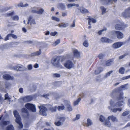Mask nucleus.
<instances>
[{
    "label": "nucleus",
    "instance_id": "aec40b11",
    "mask_svg": "<svg viewBox=\"0 0 130 130\" xmlns=\"http://www.w3.org/2000/svg\"><path fill=\"white\" fill-rule=\"evenodd\" d=\"M69 25V24L68 23H61L59 24L58 26L60 28H66Z\"/></svg>",
    "mask_w": 130,
    "mask_h": 130
},
{
    "label": "nucleus",
    "instance_id": "79ce46f5",
    "mask_svg": "<svg viewBox=\"0 0 130 130\" xmlns=\"http://www.w3.org/2000/svg\"><path fill=\"white\" fill-rule=\"evenodd\" d=\"M14 12L13 11H10L7 13L6 16L7 17H9L14 14Z\"/></svg>",
    "mask_w": 130,
    "mask_h": 130
},
{
    "label": "nucleus",
    "instance_id": "338daca9",
    "mask_svg": "<svg viewBox=\"0 0 130 130\" xmlns=\"http://www.w3.org/2000/svg\"><path fill=\"white\" fill-rule=\"evenodd\" d=\"M6 87V88H8L10 86V84L9 83H6L5 84Z\"/></svg>",
    "mask_w": 130,
    "mask_h": 130
},
{
    "label": "nucleus",
    "instance_id": "0e129e2a",
    "mask_svg": "<svg viewBox=\"0 0 130 130\" xmlns=\"http://www.w3.org/2000/svg\"><path fill=\"white\" fill-rule=\"evenodd\" d=\"M10 34V37H12L13 38L17 39V37L16 35L14 34Z\"/></svg>",
    "mask_w": 130,
    "mask_h": 130
},
{
    "label": "nucleus",
    "instance_id": "423d86ee",
    "mask_svg": "<svg viewBox=\"0 0 130 130\" xmlns=\"http://www.w3.org/2000/svg\"><path fill=\"white\" fill-rule=\"evenodd\" d=\"M112 35L116 36L119 39H121L123 37V34L121 31H117L113 30L111 32Z\"/></svg>",
    "mask_w": 130,
    "mask_h": 130
},
{
    "label": "nucleus",
    "instance_id": "20e7f679",
    "mask_svg": "<svg viewBox=\"0 0 130 130\" xmlns=\"http://www.w3.org/2000/svg\"><path fill=\"white\" fill-rule=\"evenodd\" d=\"M128 25L125 24L122 22H119L116 24L115 28L116 29L122 30L127 26Z\"/></svg>",
    "mask_w": 130,
    "mask_h": 130
},
{
    "label": "nucleus",
    "instance_id": "58836bf2",
    "mask_svg": "<svg viewBox=\"0 0 130 130\" xmlns=\"http://www.w3.org/2000/svg\"><path fill=\"white\" fill-rule=\"evenodd\" d=\"M100 9L102 12V14H105L106 12V9L103 7H101Z\"/></svg>",
    "mask_w": 130,
    "mask_h": 130
},
{
    "label": "nucleus",
    "instance_id": "2f4dec72",
    "mask_svg": "<svg viewBox=\"0 0 130 130\" xmlns=\"http://www.w3.org/2000/svg\"><path fill=\"white\" fill-rule=\"evenodd\" d=\"M6 130H14L13 126L11 125H10L7 126L6 128Z\"/></svg>",
    "mask_w": 130,
    "mask_h": 130
},
{
    "label": "nucleus",
    "instance_id": "7c9ffc66",
    "mask_svg": "<svg viewBox=\"0 0 130 130\" xmlns=\"http://www.w3.org/2000/svg\"><path fill=\"white\" fill-rule=\"evenodd\" d=\"M125 70V68L123 67H121L119 69V73L121 74H123L124 73Z\"/></svg>",
    "mask_w": 130,
    "mask_h": 130
},
{
    "label": "nucleus",
    "instance_id": "f03ea898",
    "mask_svg": "<svg viewBox=\"0 0 130 130\" xmlns=\"http://www.w3.org/2000/svg\"><path fill=\"white\" fill-rule=\"evenodd\" d=\"M13 114L15 117L16 118L15 121L18 124V128L20 130L23 128V127L21 121V118L19 115L18 112L16 110H14L13 111Z\"/></svg>",
    "mask_w": 130,
    "mask_h": 130
},
{
    "label": "nucleus",
    "instance_id": "c03bdc74",
    "mask_svg": "<svg viewBox=\"0 0 130 130\" xmlns=\"http://www.w3.org/2000/svg\"><path fill=\"white\" fill-rule=\"evenodd\" d=\"M13 20L18 21L19 20V17L17 15H15L11 17Z\"/></svg>",
    "mask_w": 130,
    "mask_h": 130
},
{
    "label": "nucleus",
    "instance_id": "ddd939ff",
    "mask_svg": "<svg viewBox=\"0 0 130 130\" xmlns=\"http://www.w3.org/2000/svg\"><path fill=\"white\" fill-rule=\"evenodd\" d=\"M72 52L74 57L77 58H79L80 57V53L78 50L75 48H73L72 50Z\"/></svg>",
    "mask_w": 130,
    "mask_h": 130
},
{
    "label": "nucleus",
    "instance_id": "a211bd4d",
    "mask_svg": "<svg viewBox=\"0 0 130 130\" xmlns=\"http://www.w3.org/2000/svg\"><path fill=\"white\" fill-rule=\"evenodd\" d=\"M29 23L30 25L31 26L32 25H35L36 24V22L35 20L32 19L31 18H30L28 20L27 24Z\"/></svg>",
    "mask_w": 130,
    "mask_h": 130
},
{
    "label": "nucleus",
    "instance_id": "e2e57ef3",
    "mask_svg": "<svg viewBox=\"0 0 130 130\" xmlns=\"http://www.w3.org/2000/svg\"><path fill=\"white\" fill-rule=\"evenodd\" d=\"M104 56V55L102 54H100L98 56V57L100 59H102Z\"/></svg>",
    "mask_w": 130,
    "mask_h": 130
},
{
    "label": "nucleus",
    "instance_id": "c756f323",
    "mask_svg": "<svg viewBox=\"0 0 130 130\" xmlns=\"http://www.w3.org/2000/svg\"><path fill=\"white\" fill-rule=\"evenodd\" d=\"M99 120L101 122H103L105 121V119L103 115H100L99 116Z\"/></svg>",
    "mask_w": 130,
    "mask_h": 130
},
{
    "label": "nucleus",
    "instance_id": "dca6fc26",
    "mask_svg": "<svg viewBox=\"0 0 130 130\" xmlns=\"http://www.w3.org/2000/svg\"><path fill=\"white\" fill-rule=\"evenodd\" d=\"M32 99V98L30 96H26L20 99V101L23 100L24 102H26L31 101Z\"/></svg>",
    "mask_w": 130,
    "mask_h": 130
},
{
    "label": "nucleus",
    "instance_id": "3c124183",
    "mask_svg": "<svg viewBox=\"0 0 130 130\" xmlns=\"http://www.w3.org/2000/svg\"><path fill=\"white\" fill-rule=\"evenodd\" d=\"M112 72H113V71H110L108 72L107 73H106V74L105 76V77H108V76H109L110 74L111 73H112Z\"/></svg>",
    "mask_w": 130,
    "mask_h": 130
},
{
    "label": "nucleus",
    "instance_id": "473e14b6",
    "mask_svg": "<svg viewBox=\"0 0 130 130\" xmlns=\"http://www.w3.org/2000/svg\"><path fill=\"white\" fill-rule=\"evenodd\" d=\"M80 11L82 13H84L88 12V11L86 9L84 8H81L80 9Z\"/></svg>",
    "mask_w": 130,
    "mask_h": 130
},
{
    "label": "nucleus",
    "instance_id": "a18cd8bd",
    "mask_svg": "<svg viewBox=\"0 0 130 130\" xmlns=\"http://www.w3.org/2000/svg\"><path fill=\"white\" fill-rule=\"evenodd\" d=\"M44 9L42 8H41L38 11H37V14H41L44 12Z\"/></svg>",
    "mask_w": 130,
    "mask_h": 130
},
{
    "label": "nucleus",
    "instance_id": "4be33fe9",
    "mask_svg": "<svg viewBox=\"0 0 130 130\" xmlns=\"http://www.w3.org/2000/svg\"><path fill=\"white\" fill-rule=\"evenodd\" d=\"M65 103L67 102L68 104V105L67 106V108L68 110L69 111H71L72 110V107L70 104V102L67 100H65L64 101Z\"/></svg>",
    "mask_w": 130,
    "mask_h": 130
},
{
    "label": "nucleus",
    "instance_id": "6e6552de",
    "mask_svg": "<svg viewBox=\"0 0 130 130\" xmlns=\"http://www.w3.org/2000/svg\"><path fill=\"white\" fill-rule=\"evenodd\" d=\"M12 69L17 71H20L25 70L26 68L24 66L22 65L18 64L13 67Z\"/></svg>",
    "mask_w": 130,
    "mask_h": 130
},
{
    "label": "nucleus",
    "instance_id": "f3484780",
    "mask_svg": "<svg viewBox=\"0 0 130 130\" xmlns=\"http://www.w3.org/2000/svg\"><path fill=\"white\" fill-rule=\"evenodd\" d=\"M119 91L118 88L114 89L112 90L111 94V96L113 97L114 96L117 94L119 93Z\"/></svg>",
    "mask_w": 130,
    "mask_h": 130
},
{
    "label": "nucleus",
    "instance_id": "ea45409f",
    "mask_svg": "<svg viewBox=\"0 0 130 130\" xmlns=\"http://www.w3.org/2000/svg\"><path fill=\"white\" fill-rule=\"evenodd\" d=\"M10 8H11V7H7L1 9V10L0 12H2L3 11H5Z\"/></svg>",
    "mask_w": 130,
    "mask_h": 130
},
{
    "label": "nucleus",
    "instance_id": "39448f33",
    "mask_svg": "<svg viewBox=\"0 0 130 130\" xmlns=\"http://www.w3.org/2000/svg\"><path fill=\"white\" fill-rule=\"evenodd\" d=\"M63 65L65 68L69 69L73 68L74 66L73 63L70 60L66 61Z\"/></svg>",
    "mask_w": 130,
    "mask_h": 130
},
{
    "label": "nucleus",
    "instance_id": "f257e3e1",
    "mask_svg": "<svg viewBox=\"0 0 130 130\" xmlns=\"http://www.w3.org/2000/svg\"><path fill=\"white\" fill-rule=\"evenodd\" d=\"M123 98V94L121 93L116 100L114 101L112 100H110L109 102L110 106L108 107V108L111 110L112 112L114 113H116L117 111H121L122 109L121 108H113L120 107L124 106L125 104V103L122 100Z\"/></svg>",
    "mask_w": 130,
    "mask_h": 130
},
{
    "label": "nucleus",
    "instance_id": "a878e982",
    "mask_svg": "<svg viewBox=\"0 0 130 130\" xmlns=\"http://www.w3.org/2000/svg\"><path fill=\"white\" fill-rule=\"evenodd\" d=\"M96 22V19L92 18H90L89 19V25L91 24V23L92 22L93 23H95Z\"/></svg>",
    "mask_w": 130,
    "mask_h": 130
},
{
    "label": "nucleus",
    "instance_id": "052dcab7",
    "mask_svg": "<svg viewBox=\"0 0 130 130\" xmlns=\"http://www.w3.org/2000/svg\"><path fill=\"white\" fill-rule=\"evenodd\" d=\"M27 68L29 70H31L32 68V65L31 64H29L27 66Z\"/></svg>",
    "mask_w": 130,
    "mask_h": 130
},
{
    "label": "nucleus",
    "instance_id": "c9c22d12",
    "mask_svg": "<svg viewBox=\"0 0 130 130\" xmlns=\"http://www.w3.org/2000/svg\"><path fill=\"white\" fill-rule=\"evenodd\" d=\"M52 20L55 21L57 22H59L60 21L59 18L55 16H52Z\"/></svg>",
    "mask_w": 130,
    "mask_h": 130
},
{
    "label": "nucleus",
    "instance_id": "cd10ccee",
    "mask_svg": "<svg viewBox=\"0 0 130 130\" xmlns=\"http://www.w3.org/2000/svg\"><path fill=\"white\" fill-rule=\"evenodd\" d=\"M103 70V68L101 67H100L99 68L97 69L95 72V74H97L100 73Z\"/></svg>",
    "mask_w": 130,
    "mask_h": 130
},
{
    "label": "nucleus",
    "instance_id": "37998d69",
    "mask_svg": "<svg viewBox=\"0 0 130 130\" xmlns=\"http://www.w3.org/2000/svg\"><path fill=\"white\" fill-rule=\"evenodd\" d=\"M129 113L130 111H126L123 112L122 114V115L123 116H125L129 114Z\"/></svg>",
    "mask_w": 130,
    "mask_h": 130
},
{
    "label": "nucleus",
    "instance_id": "5701e85b",
    "mask_svg": "<svg viewBox=\"0 0 130 130\" xmlns=\"http://www.w3.org/2000/svg\"><path fill=\"white\" fill-rule=\"evenodd\" d=\"M113 59H110L107 61L105 65L107 66L111 65L113 63Z\"/></svg>",
    "mask_w": 130,
    "mask_h": 130
},
{
    "label": "nucleus",
    "instance_id": "412c9836",
    "mask_svg": "<svg viewBox=\"0 0 130 130\" xmlns=\"http://www.w3.org/2000/svg\"><path fill=\"white\" fill-rule=\"evenodd\" d=\"M41 50L40 49L38 51L31 53V56H38L40 55L41 54Z\"/></svg>",
    "mask_w": 130,
    "mask_h": 130
},
{
    "label": "nucleus",
    "instance_id": "6e6d98bb",
    "mask_svg": "<svg viewBox=\"0 0 130 130\" xmlns=\"http://www.w3.org/2000/svg\"><path fill=\"white\" fill-rule=\"evenodd\" d=\"M106 30V28H105V29H102V30H100L98 31V34L99 35H101L102 34V32L103 31H104L105 30Z\"/></svg>",
    "mask_w": 130,
    "mask_h": 130
},
{
    "label": "nucleus",
    "instance_id": "864d4df0",
    "mask_svg": "<svg viewBox=\"0 0 130 130\" xmlns=\"http://www.w3.org/2000/svg\"><path fill=\"white\" fill-rule=\"evenodd\" d=\"M5 100H7L10 101V98L8 95V94H6L5 95Z\"/></svg>",
    "mask_w": 130,
    "mask_h": 130
},
{
    "label": "nucleus",
    "instance_id": "13d9d810",
    "mask_svg": "<svg viewBox=\"0 0 130 130\" xmlns=\"http://www.w3.org/2000/svg\"><path fill=\"white\" fill-rule=\"evenodd\" d=\"M4 100V99L2 97V95L0 93V103H2V102Z\"/></svg>",
    "mask_w": 130,
    "mask_h": 130
},
{
    "label": "nucleus",
    "instance_id": "69168bd1",
    "mask_svg": "<svg viewBox=\"0 0 130 130\" xmlns=\"http://www.w3.org/2000/svg\"><path fill=\"white\" fill-rule=\"evenodd\" d=\"M57 32L55 31L54 32H51V35L52 36H54L57 34Z\"/></svg>",
    "mask_w": 130,
    "mask_h": 130
},
{
    "label": "nucleus",
    "instance_id": "c85d7f7f",
    "mask_svg": "<svg viewBox=\"0 0 130 130\" xmlns=\"http://www.w3.org/2000/svg\"><path fill=\"white\" fill-rule=\"evenodd\" d=\"M81 100V99L80 98H78L73 103V105L75 106L77 105Z\"/></svg>",
    "mask_w": 130,
    "mask_h": 130
},
{
    "label": "nucleus",
    "instance_id": "f8f14e48",
    "mask_svg": "<svg viewBox=\"0 0 130 130\" xmlns=\"http://www.w3.org/2000/svg\"><path fill=\"white\" fill-rule=\"evenodd\" d=\"M130 7L128 8L122 13V15L124 17L127 18L130 17Z\"/></svg>",
    "mask_w": 130,
    "mask_h": 130
},
{
    "label": "nucleus",
    "instance_id": "7ed1b4c3",
    "mask_svg": "<svg viewBox=\"0 0 130 130\" xmlns=\"http://www.w3.org/2000/svg\"><path fill=\"white\" fill-rule=\"evenodd\" d=\"M60 59L58 57L52 58V63L55 67H57L60 69H63L64 67L59 64Z\"/></svg>",
    "mask_w": 130,
    "mask_h": 130
},
{
    "label": "nucleus",
    "instance_id": "2eb2a0df",
    "mask_svg": "<svg viewBox=\"0 0 130 130\" xmlns=\"http://www.w3.org/2000/svg\"><path fill=\"white\" fill-rule=\"evenodd\" d=\"M3 78L7 80H12L14 79L13 76H11L8 74H5L3 76Z\"/></svg>",
    "mask_w": 130,
    "mask_h": 130
},
{
    "label": "nucleus",
    "instance_id": "de8ad7c7",
    "mask_svg": "<svg viewBox=\"0 0 130 130\" xmlns=\"http://www.w3.org/2000/svg\"><path fill=\"white\" fill-rule=\"evenodd\" d=\"M59 120L61 122V123H62L65 120V118L64 117H59L58 118Z\"/></svg>",
    "mask_w": 130,
    "mask_h": 130
},
{
    "label": "nucleus",
    "instance_id": "f704fd0d",
    "mask_svg": "<svg viewBox=\"0 0 130 130\" xmlns=\"http://www.w3.org/2000/svg\"><path fill=\"white\" fill-rule=\"evenodd\" d=\"M64 108L65 107L63 104H62L61 106H59L57 107L58 110L59 111L64 110Z\"/></svg>",
    "mask_w": 130,
    "mask_h": 130
},
{
    "label": "nucleus",
    "instance_id": "680f3d73",
    "mask_svg": "<svg viewBox=\"0 0 130 130\" xmlns=\"http://www.w3.org/2000/svg\"><path fill=\"white\" fill-rule=\"evenodd\" d=\"M68 13L67 12H64L62 13V15L63 17L67 16V15Z\"/></svg>",
    "mask_w": 130,
    "mask_h": 130
},
{
    "label": "nucleus",
    "instance_id": "4d7b16f0",
    "mask_svg": "<svg viewBox=\"0 0 130 130\" xmlns=\"http://www.w3.org/2000/svg\"><path fill=\"white\" fill-rule=\"evenodd\" d=\"M10 37V34H8L5 37V40L7 41L9 39V38Z\"/></svg>",
    "mask_w": 130,
    "mask_h": 130
},
{
    "label": "nucleus",
    "instance_id": "e433bc0d",
    "mask_svg": "<svg viewBox=\"0 0 130 130\" xmlns=\"http://www.w3.org/2000/svg\"><path fill=\"white\" fill-rule=\"evenodd\" d=\"M83 45L84 46L86 47H88L89 45V44L88 40H85L83 43Z\"/></svg>",
    "mask_w": 130,
    "mask_h": 130
},
{
    "label": "nucleus",
    "instance_id": "9d476101",
    "mask_svg": "<svg viewBox=\"0 0 130 130\" xmlns=\"http://www.w3.org/2000/svg\"><path fill=\"white\" fill-rule=\"evenodd\" d=\"M3 116L2 115L0 117V125L3 126V125H5L10 124V122L8 121H5V118L3 117L1 120L3 118Z\"/></svg>",
    "mask_w": 130,
    "mask_h": 130
},
{
    "label": "nucleus",
    "instance_id": "72a5a7b5",
    "mask_svg": "<svg viewBox=\"0 0 130 130\" xmlns=\"http://www.w3.org/2000/svg\"><path fill=\"white\" fill-rule=\"evenodd\" d=\"M118 88L119 91L124 90L126 89V85H123Z\"/></svg>",
    "mask_w": 130,
    "mask_h": 130
},
{
    "label": "nucleus",
    "instance_id": "a19ab883",
    "mask_svg": "<svg viewBox=\"0 0 130 130\" xmlns=\"http://www.w3.org/2000/svg\"><path fill=\"white\" fill-rule=\"evenodd\" d=\"M58 7H60L63 10H64L66 9L65 5L62 3H60Z\"/></svg>",
    "mask_w": 130,
    "mask_h": 130
},
{
    "label": "nucleus",
    "instance_id": "b1692460",
    "mask_svg": "<svg viewBox=\"0 0 130 130\" xmlns=\"http://www.w3.org/2000/svg\"><path fill=\"white\" fill-rule=\"evenodd\" d=\"M87 122L86 124V127H88L90 126L93 124V123L91 120L89 119H88L87 120Z\"/></svg>",
    "mask_w": 130,
    "mask_h": 130
},
{
    "label": "nucleus",
    "instance_id": "4468645a",
    "mask_svg": "<svg viewBox=\"0 0 130 130\" xmlns=\"http://www.w3.org/2000/svg\"><path fill=\"white\" fill-rule=\"evenodd\" d=\"M101 41L102 42H107L109 43H111L113 42L112 40L105 37L102 38L101 39Z\"/></svg>",
    "mask_w": 130,
    "mask_h": 130
},
{
    "label": "nucleus",
    "instance_id": "6ab92c4d",
    "mask_svg": "<svg viewBox=\"0 0 130 130\" xmlns=\"http://www.w3.org/2000/svg\"><path fill=\"white\" fill-rule=\"evenodd\" d=\"M108 120H111L112 122H117L118 121V120L117 118L113 115L108 116Z\"/></svg>",
    "mask_w": 130,
    "mask_h": 130
},
{
    "label": "nucleus",
    "instance_id": "8fccbe9b",
    "mask_svg": "<svg viewBox=\"0 0 130 130\" xmlns=\"http://www.w3.org/2000/svg\"><path fill=\"white\" fill-rule=\"evenodd\" d=\"M55 125L57 126H60L62 124L61 122L60 121H58L57 122H56L55 123Z\"/></svg>",
    "mask_w": 130,
    "mask_h": 130
},
{
    "label": "nucleus",
    "instance_id": "5fc2aeb1",
    "mask_svg": "<svg viewBox=\"0 0 130 130\" xmlns=\"http://www.w3.org/2000/svg\"><path fill=\"white\" fill-rule=\"evenodd\" d=\"M80 116L79 114H77L76 115V117L75 119H74V121H75L79 119L80 118Z\"/></svg>",
    "mask_w": 130,
    "mask_h": 130
},
{
    "label": "nucleus",
    "instance_id": "393cba45",
    "mask_svg": "<svg viewBox=\"0 0 130 130\" xmlns=\"http://www.w3.org/2000/svg\"><path fill=\"white\" fill-rule=\"evenodd\" d=\"M67 6L68 8H69L73 6H76L77 7H78L79 6V5L78 4H76L75 3H71L67 5Z\"/></svg>",
    "mask_w": 130,
    "mask_h": 130
},
{
    "label": "nucleus",
    "instance_id": "4c0bfd02",
    "mask_svg": "<svg viewBox=\"0 0 130 130\" xmlns=\"http://www.w3.org/2000/svg\"><path fill=\"white\" fill-rule=\"evenodd\" d=\"M104 124L107 127H110L111 125V123L110 121L107 120L105 121V122Z\"/></svg>",
    "mask_w": 130,
    "mask_h": 130
},
{
    "label": "nucleus",
    "instance_id": "603ef678",
    "mask_svg": "<svg viewBox=\"0 0 130 130\" xmlns=\"http://www.w3.org/2000/svg\"><path fill=\"white\" fill-rule=\"evenodd\" d=\"M60 42V39L57 40L53 44V45L55 46L58 44Z\"/></svg>",
    "mask_w": 130,
    "mask_h": 130
},
{
    "label": "nucleus",
    "instance_id": "1a4fd4ad",
    "mask_svg": "<svg viewBox=\"0 0 130 130\" xmlns=\"http://www.w3.org/2000/svg\"><path fill=\"white\" fill-rule=\"evenodd\" d=\"M25 107L27 109L30 110L33 112L36 111L35 106L33 104L27 103L25 104Z\"/></svg>",
    "mask_w": 130,
    "mask_h": 130
},
{
    "label": "nucleus",
    "instance_id": "09e8293b",
    "mask_svg": "<svg viewBox=\"0 0 130 130\" xmlns=\"http://www.w3.org/2000/svg\"><path fill=\"white\" fill-rule=\"evenodd\" d=\"M106 1L108 2V4H112L113 2L114 3L116 2L117 0H106Z\"/></svg>",
    "mask_w": 130,
    "mask_h": 130
},
{
    "label": "nucleus",
    "instance_id": "0eeeda50",
    "mask_svg": "<svg viewBox=\"0 0 130 130\" xmlns=\"http://www.w3.org/2000/svg\"><path fill=\"white\" fill-rule=\"evenodd\" d=\"M38 107L40 109V114L44 116H46L47 115L46 112L47 109L44 105H41Z\"/></svg>",
    "mask_w": 130,
    "mask_h": 130
},
{
    "label": "nucleus",
    "instance_id": "bf43d9fd",
    "mask_svg": "<svg viewBox=\"0 0 130 130\" xmlns=\"http://www.w3.org/2000/svg\"><path fill=\"white\" fill-rule=\"evenodd\" d=\"M129 78H130V75L123 77L122 78V80H123L126 79H128Z\"/></svg>",
    "mask_w": 130,
    "mask_h": 130
},
{
    "label": "nucleus",
    "instance_id": "49530a36",
    "mask_svg": "<svg viewBox=\"0 0 130 130\" xmlns=\"http://www.w3.org/2000/svg\"><path fill=\"white\" fill-rule=\"evenodd\" d=\"M52 76L54 77H59L61 76V75L59 74L56 73L53 74Z\"/></svg>",
    "mask_w": 130,
    "mask_h": 130
},
{
    "label": "nucleus",
    "instance_id": "bb28decb",
    "mask_svg": "<svg viewBox=\"0 0 130 130\" xmlns=\"http://www.w3.org/2000/svg\"><path fill=\"white\" fill-rule=\"evenodd\" d=\"M57 106L53 107L51 106L49 108V109L52 112H55L57 110Z\"/></svg>",
    "mask_w": 130,
    "mask_h": 130
},
{
    "label": "nucleus",
    "instance_id": "774afa93",
    "mask_svg": "<svg viewBox=\"0 0 130 130\" xmlns=\"http://www.w3.org/2000/svg\"><path fill=\"white\" fill-rule=\"evenodd\" d=\"M75 26V22H73L72 24L70 25V27L71 28H73Z\"/></svg>",
    "mask_w": 130,
    "mask_h": 130
},
{
    "label": "nucleus",
    "instance_id": "9b49d317",
    "mask_svg": "<svg viewBox=\"0 0 130 130\" xmlns=\"http://www.w3.org/2000/svg\"><path fill=\"white\" fill-rule=\"evenodd\" d=\"M123 44V43L122 42H117L114 43L112 45V47L114 49L120 47Z\"/></svg>",
    "mask_w": 130,
    "mask_h": 130
}]
</instances>
